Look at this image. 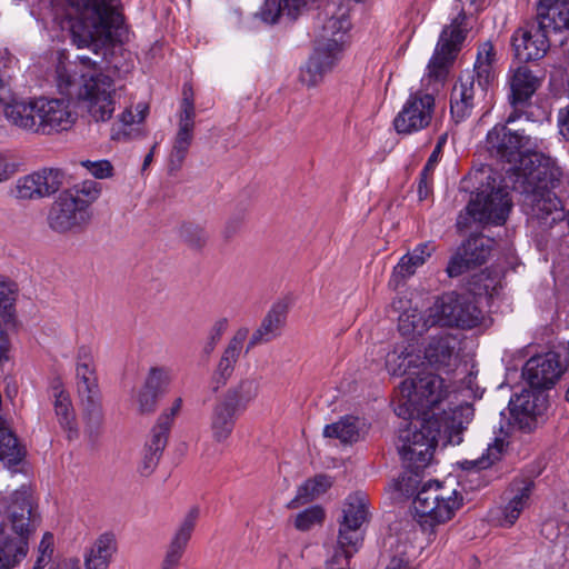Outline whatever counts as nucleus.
<instances>
[{"label":"nucleus","mask_w":569,"mask_h":569,"mask_svg":"<svg viewBox=\"0 0 569 569\" xmlns=\"http://www.w3.org/2000/svg\"><path fill=\"white\" fill-rule=\"evenodd\" d=\"M495 63L496 51L492 43H482L478 49L477 59L471 73L475 76L476 86L485 89L487 93L496 78Z\"/></svg>","instance_id":"34"},{"label":"nucleus","mask_w":569,"mask_h":569,"mask_svg":"<svg viewBox=\"0 0 569 569\" xmlns=\"http://www.w3.org/2000/svg\"><path fill=\"white\" fill-rule=\"evenodd\" d=\"M532 490V483L526 482L523 486L518 487L516 489H510V497H508V502L501 509V525L506 527L512 526L523 509L528 506L530 496Z\"/></svg>","instance_id":"36"},{"label":"nucleus","mask_w":569,"mask_h":569,"mask_svg":"<svg viewBox=\"0 0 569 569\" xmlns=\"http://www.w3.org/2000/svg\"><path fill=\"white\" fill-rule=\"evenodd\" d=\"M563 372L560 358L555 352L530 358L523 368V376L533 389L551 388Z\"/></svg>","instance_id":"20"},{"label":"nucleus","mask_w":569,"mask_h":569,"mask_svg":"<svg viewBox=\"0 0 569 569\" xmlns=\"http://www.w3.org/2000/svg\"><path fill=\"white\" fill-rule=\"evenodd\" d=\"M83 83L79 90V100L88 117L94 122L109 121L121 94V87L107 74H82Z\"/></svg>","instance_id":"11"},{"label":"nucleus","mask_w":569,"mask_h":569,"mask_svg":"<svg viewBox=\"0 0 569 569\" xmlns=\"http://www.w3.org/2000/svg\"><path fill=\"white\" fill-rule=\"evenodd\" d=\"M148 111V107L146 104H138V119H136V116L132 113L131 108H126L121 114L119 116V122L123 126V130H114L111 134V138L113 140H120L123 137L128 136V132L126 130L127 127H130L134 122H141L146 118V113Z\"/></svg>","instance_id":"52"},{"label":"nucleus","mask_w":569,"mask_h":569,"mask_svg":"<svg viewBox=\"0 0 569 569\" xmlns=\"http://www.w3.org/2000/svg\"><path fill=\"white\" fill-rule=\"evenodd\" d=\"M431 321L430 313L425 318L417 309H412L399 316L398 328L402 336H422L430 327L435 326Z\"/></svg>","instance_id":"43"},{"label":"nucleus","mask_w":569,"mask_h":569,"mask_svg":"<svg viewBox=\"0 0 569 569\" xmlns=\"http://www.w3.org/2000/svg\"><path fill=\"white\" fill-rule=\"evenodd\" d=\"M511 94L509 101L513 107L528 101L541 84L530 69L525 66L515 69L509 78Z\"/></svg>","instance_id":"32"},{"label":"nucleus","mask_w":569,"mask_h":569,"mask_svg":"<svg viewBox=\"0 0 569 569\" xmlns=\"http://www.w3.org/2000/svg\"><path fill=\"white\" fill-rule=\"evenodd\" d=\"M547 407L546 396L539 389L522 390L509 402L512 417L521 429H531L536 417L543 413Z\"/></svg>","instance_id":"21"},{"label":"nucleus","mask_w":569,"mask_h":569,"mask_svg":"<svg viewBox=\"0 0 569 569\" xmlns=\"http://www.w3.org/2000/svg\"><path fill=\"white\" fill-rule=\"evenodd\" d=\"M71 196L62 191L49 209L47 221L54 232H80L91 220V212H87Z\"/></svg>","instance_id":"16"},{"label":"nucleus","mask_w":569,"mask_h":569,"mask_svg":"<svg viewBox=\"0 0 569 569\" xmlns=\"http://www.w3.org/2000/svg\"><path fill=\"white\" fill-rule=\"evenodd\" d=\"M473 266L470 261L466 260V256L459 251L448 263L447 273L449 277H458L462 274L469 267Z\"/></svg>","instance_id":"58"},{"label":"nucleus","mask_w":569,"mask_h":569,"mask_svg":"<svg viewBox=\"0 0 569 569\" xmlns=\"http://www.w3.org/2000/svg\"><path fill=\"white\" fill-rule=\"evenodd\" d=\"M398 389L407 397V403L419 405L427 410L439 405L449 393L445 380L431 372H418L415 377H407Z\"/></svg>","instance_id":"14"},{"label":"nucleus","mask_w":569,"mask_h":569,"mask_svg":"<svg viewBox=\"0 0 569 569\" xmlns=\"http://www.w3.org/2000/svg\"><path fill=\"white\" fill-rule=\"evenodd\" d=\"M425 359L437 370H452L459 362L457 338L452 335L431 337L425 348Z\"/></svg>","instance_id":"22"},{"label":"nucleus","mask_w":569,"mask_h":569,"mask_svg":"<svg viewBox=\"0 0 569 569\" xmlns=\"http://www.w3.org/2000/svg\"><path fill=\"white\" fill-rule=\"evenodd\" d=\"M53 406L60 426L69 432V438L77 433L76 413L68 392L61 387L53 388Z\"/></svg>","instance_id":"37"},{"label":"nucleus","mask_w":569,"mask_h":569,"mask_svg":"<svg viewBox=\"0 0 569 569\" xmlns=\"http://www.w3.org/2000/svg\"><path fill=\"white\" fill-rule=\"evenodd\" d=\"M34 522L31 496L26 490L16 491L0 525V569H13L27 557Z\"/></svg>","instance_id":"4"},{"label":"nucleus","mask_w":569,"mask_h":569,"mask_svg":"<svg viewBox=\"0 0 569 569\" xmlns=\"http://www.w3.org/2000/svg\"><path fill=\"white\" fill-rule=\"evenodd\" d=\"M367 501L362 493L350 495L343 505L342 520L339 525L337 548L327 560L326 569H351L350 559L361 543L359 529L367 521Z\"/></svg>","instance_id":"6"},{"label":"nucleus","mask_w":569,"mask_h":569,"mask_svg":"<svg viewBox=\"0 0 569 569\" xmlns=\"http://www.w3.org/2000/svg\"><path fill=\"white\" fill-rule=\"evenodd\" d=\"M179 237L196 250L204 248L209 241V232L206 228L193 222L182 223L179 228Z\"/></svg>","instance_id":"48"},{"label":"nucleus","mask_w":569,"mask_h":569,"mask_svg":"<svg viewBox=\"0 0 569 569\" xmlns=\"http://www.w3.org/2000/svg\"><path fill=\"white\" fill-rule=\"evenodd\" d=\"M446 142H447V133L439 137L433 151L431 152L426 166L423 167V168H426V171H433L436 164L438 163V161L441 157L442 148Z\"/></svg>","instance_id":"60"},{"label":"nucleus","mask_w":569,"mask_h":569,"mask_svg":"<svg viewBox=\"0 0 569 569\" xmlns=\"http://www.w3.org/2000/svg\"><path fill=\"white\" fill-rule=\"evenodd\" d=\"M412 505L420 525L433 528L452 519L462 506V496L456 489L433 481L419 489Z\"/></svg>","instance_id":"8"},{"label":"nucleus","mask_w":569,"mask_h":569,"mask_svg":"<svg viewBox=\"0 0 569 569\" xmlns=\"http://www.w3.org/2000/svg\"><path fill=\"white\" fill-rule=\"evenodd\" d=\"M80 164L97 179L110 178L113 174V167L108 160H84Z\"/></svg>","instance_id":"53"},{"label":"nucleus","mask_w":569,"mask_h":569,"mask_svg":"<svg viewBox=\"0 0 569 569\" xmlns=\"http://www.w3.org/2000/svg\"><path fill=\"white\" fill-rule=\"evenodd\" d=\"M199 518V508L192 507L176 530L161 565V569H177Z\"/></svg>","instance_id":"23"},{"label":"nucleus","mask_w":569,"mask_h":569,"mask_svg":"<svg viewBox=\"0 0 569 569\" xmlns=\"http://www.w3.org/2000/svg\"><path fill=\"white\" fill-rule=\"evenodd\" d=\"M436 107L431 93L416 91L410 93L399 113L393 119V127L400 134H410L427 128L433 117Z\"/></svg>","instance_id":"15"},{"label":"nucleus","mask_w":569,"mask_h":569,"mask_svg":"<svg viewBox=\"0 0 569 569\" xmlns=\"http://www.w3.org/2000/svg\"><path fill=\"white\" fill-rule=\"evenodd\" d=\"M460 251L466 256L467 261H470L473 266H480L486 262L490 254V240L482 236L470 237Z\"/></svg>","instance_id":"45"},{"label":"nucleus","mask_w":569,"mask_h":569,"mask_svg":"<svg viewBox=\"0 0 569 569\" xmlns=\"http://www.w3.org/2000/svg\"><path fill=\"white\" fill-rule=\"evenodd\" d=\"M562 171L556 161L545 153L527 154L521 167L509 176L513 191L522 196V207L530 220L542 229L551 228L565 218L560 199L552 192Z\"/></svg>","instance_id":"1"},{"label":"nucleus","mask_w":569,"mask_h":569,"mask_svg":"<svg viewBox=\"0 0 569 569\" xmlns=\"http://www.w3.org/2000/svg\"><path fill=\"white\" fill-rule=\"evenodd\" d=\"M39 134H52L67 131L77 120V112L69 100L38 98Z\"/></svg>","instance_id":"19"},{"label":"nucleus","mask_w":569,"mask_h":569,"mask_svg":"<svg viewBox=\"0 0 569 569\" xmlns=\"http://www.w3.org/2000/svg\"><path fill=\"white\" fill-rule=\"evenodd\" d=\"M503 449V440L496 438L492 443L488 445L486 452H483L479 458L470 460L466 459L460 462V466L465 470L487 469L501 458Z\"/></svg>","instance_id":"44"},{"label":"nucleus","mask_w":569,"mask_h":569,"mask_svg":"<svg viewBox=\"0 0 569 569\" xmlns=\"http://www.w3.org/2000/svg\"><path fill=\"white\" fill-rule=\"evenodd\" d=\"M171 428V418L168 413L159 416L156 426L152 428L149 439L144 448L162 455L167 446L168 435Z\"/></svg>","instance_id":"47"},{"label":"nucleus","mask_w":569,"mask_h":569,"mask_svg":"<svg viewBox=\"0 0 569 569\" xmlns=\"http://www.w3.org/2000/svg\"><path fill=\"white\" fill-rule=\"evenodd\" d=\"M63 192L72 194L71 197L87 212H90V206L98 200L101 194V184L93 180H86Z\"/></svg>","instance_id":"46"},{"label":"nucleus","mask_w":569,"mask_h":569,"mask_svg":"<svg viewBox=\"0 0 569 569\" xmlns=\"http://www.w3.org/2000/svg\"><path fill=\"white\" fill-rule=\"evenodd\" d=\"M64 178L62 170L44 168L19 178L16 183V196L22 200H38L50 197L64 184Z\"/></svg>","instance_id":"18"},{"label":"nucleus","mask_w":569,"mask_h":569,"mask_svg":"<svg viewBox=\"0 0 569 569\" xmlns=\"http://www.w3.org/2000/svg\"><path fill=\"white\" fill-rule=\"evenodd\" d=\"M117 540L114 535H100L83 553L84 569H108L114 553Z\"/></svg>","instance_id":"27"},{"label":"nucleus","mask_w":569,"mask_h":569,"mask_svg":"<svg viewBox=\"0 0 569 569\" xmlns=\"http://www.w3.org/2000/svg\"><path fill=\"white\" fill-rule=\"evenodd\" d=\"M74 10L69 19L71 41L78 49H90L93 54H102L111 42L123 17L118 9L119 0H67Z\"/></svg>","instance_id":"2"},{"label":"nucleus","mask_w":569,"mask_h":569,"mask_svg":"<svg viewBox=\"0 0 569 569\" xmlns=\"http://www.w3.org/2000/svg\"><path fill=\"white\" fill-rule=\"evenodd\" d=\"M323 518V509L319 506H313L297 515L295 519V527L300 531H307L313 526L321 523Z\"/></svg>","instance_id":"51"},{"label":"nucleus","mask_w":569,"mask_h":569,"mask_svg":"<svg viewBox=\"0 0 569 569\" xmlns=\"http://www.w3.org/2000/svg\"><path fill=\"white\" fill-rule=\"evenodd\" d=\"M558 123L560 133L567 141H569V107L560 110Z\"/></svg>","instance_id":"63"},{"label":"nucleus","mask_w":569,"mask_h":569,"mask_svg":"<svg viewBox=\"0 0 569 569\" xmlns=\"http://www.w3.org/2000/svg\"><path fill=\"white\" fill-rule=\"evenodd\" d=\"M158 398V393L150 390L149 388H147L146 385H143V388L141 389L137 397L139 411L141 413L152 412L156 409Z\"/></svg>","instance_id":"55"},{"label":"nucleus","mask_w":569,"mask_h":569,"mask_svg":"<svg viewBox=\"0 0 569 569\" xmlns=\"http://www.w3.org/2000/svg\"><path fill=\"white\" fill-rule=\"evenodd\" d=\"M3 113L11 126L39 134L38 98L12 100L6 103Z\"/></svg>","instance_id":"25"},{"label":"nucleus","mask_w":569,"mask_h":569,"mask_svg":"<svg viewBox=\"0 0 569 569\" xmlns=\"http://www.w3.org/2000/svg\"><path fill=\"white\" fill-rule=\"evenodd\" d=\"M420 363H422L421 357L415 352L413 347L410 345H397L386 356V368L392 376L410 373V370L418 368Z\"/></svg>","instance_id":"35"},{"label":"nucleus","mask_w":569,"mask_h":569,"mask_svg":"<svg viewBox=\"0 0 569 569\" xmlns=\"http://www.w3.org/2000/svg\"><path fill=\"white\" fill-rule=\"evenodd\" d=\"M260 14L263 21L274 23L281 14H287L284 0H266Z\"/></svg>","instance_id":"54"},{"label":"nucleus","mask_w":569,"mask_h":569,"mask_svg":"<svg viewBox=\"0 0 569 569\" xmlns=\"http://www.w3.org/2000/svg\"><path fill=\"white\" fill-rule=\"evenodd\" d=\"M161 455L149 449L143 448L142 458L138 467V471L141 476H150L157 468Z\"/></svg>","instance_id":"56"},{"label":"nucleus","mask_w":569,"mask_h":569,"mask_svg":"<svg viewBox=\"0 0 569 569\" xmlns=\"http://www.w3.org/2000/svg\"><path fill=\"white\" fill-rule=\"evenodd\" d=\"M246 338V330L238 331L224 349V352L217 367V373L220 375L223 381H226L231 376L233 367L242 351Z\"/></svg>","instance_id":"41"},{"label":"nucleus","mask_w":569,"mask_h":569,"mask_svg":"<svg viewBox=\"0 0 569 569\" xmlns=\"http://www.w3.org/2000/svg\"><path fill=\"white\" fill-rule=\"evenodd\" d=\"M440 437L439 421L427 419L419 429L400 430L397 449L403 465L415 472L425 469L433 455Z\"/></svg>","instance_id":"10"},{"label":"nucleus","mask_w":569,"mask_h":569,"mask_svg":"<svg viewBox=\"0 0 569 569\" xmlns=\"http://www.w3.org/2000/svg\"><path fill=\"white\" fill-rule=\"evenodd\" d=\"M435 250V243L427 241L418 244L412 252L405 254L393 268L392 280L396 282V286H398L400 281L413 276L417 268L425 264Z\"/></svg>","instance_id":"33"},{"label":"nucleus","mask_w":569,"mask_h":569,"mask_svg":"<svg viewBox=\"0 0 569 569\" xmlns=\"http://www.w3.org/2000/svg\"><path fill=\"white\" fill-rule=\"evenodd\" d=\"M332 485L330 477L318 475L305 481L297 491L296 497L289 502V508H297L300 505L312 501L325 493Z\"/></svg>","instance_id":"38"},{"label":"nucleus","mask_w":569,"mask_h":569,"mask_svg":"<svg viewBox=\"0 0 569 569\" xmlns=\"http://www.w3.org/2000/svg\"><path fill=\"white\" fill-rule=\"evenodd\" d=\"M173 372L168 367L150 368L144 385L159 396L166 393L172 382Z\"/></svg>","instance_id":"49"},{"label":"nucleus","mask_w":569,"mask_h":569,"mask_svg":"<svg viewBox=\"0 0 569 569\" xmlns=\"http://www.w3.org/2000/svg\"><path fill=\"white\" fill-rule=\"evenodd\" d=\"M368 425L365 419L355 416H345L337 422L327 425L323 436L337 438L345 445H351L361 440L368 432Z\"/></svg>","instance_id":"29"},{"label":"nucleus","mask_w":569,"mask_h":569,"mask_svg":"<svg viewBox=\"0 0 569 569\" xmlns=\"http://www.w3.org/2000/svg\"><path fill=\"white\" fill-rule=\"evenodd\" d=\"M57 81L59 89L68 92L76 79L64 66H59L57 68Z\"/></svg>","instance_id":"61"},{"label":"nucleus","mask_w":569,"mask_h":569,"mask_svg":"<svg viewBox=\"0 0 569 569\" xmlns=\"http://www.w3.org/2000/svg\"><path fill=\"white\" fill-rule=\"evenodd\" d=\"M259 392V382L253 378L242 379L236 387L228 389L221 399L238 410L244 409Z\"/></svg>","instance_id":"40"},{"label":"nucleus","mask_w":569,"mask_h":569,"mask_svg":"<svg viewBox=\"0 0 569 569\" xmlns=\"http://www.w3.org/2000/svg\"><path fill=\"white\" fill-rule=\"evenodd\" d=\"M473 419V408L471 405H461L450 412H446L442 423L439 422L440 433L443 432L451 445H460L462 432Z\"/></svg>","instance_id":"30"},{"label":"nucleus","mask_w":569,"mask_h":569,"mask_svg":"<svg viewBox=\"0 0 569 569\" xmlns=\"http://www.w3.org/2000/svg\"><path fill=\"white\" fill-rule=\"evenodd\" d=\"M194 127L196 121H191L190 111L184 112L183 118L178 120V129L168 159L170 171H178L182 167L193 141Z\"/></svg>","instance_id":"26"},{"label":"nucleus","mask_w":569,"mask_h":569,"mask_svg":"<svg viewBox=\"0 0 569 569\" xmlns=\"http://www.w3.org/2000/svg\"><path fill=\"white\" fill-rule=\"evenodd\" d=\"M77 392L80 400L101 397L91 350L82 346L77 351Z\"/></svg>","instance_id":"24"},{"label":"nucleus","mask_w":569,"mask_h":569,"mask_svg":"<svg viewBox=\"0 0 569 569\" xmlns=\"http://www.w3.org/2000/svg\"><path fill=\"white\" fill-rule=\"evenodd\" d=\"M80 406L86 432L91 438L98 437L104 421L101 397L80 400Z\"/></svg>","instance_id":"39"},{"label":"nucleus","mask_w":569,"mask_h":569,"mask_svg":"<svg viewBox=\"0 0 569 569\" xmlns=\"http://www.w3.org/2000/svg\"><path fill=\"white\" fill-rule=\"evenodd\" d=\"M569 30V0H540L537 18L519 27L511 37L515 56L521 61L539 60L550 48L548 33Z\"/></svg>","instance_id":"3"},{"label":"nucleus","mask_w":569,"mask_h":569,"mask_svg":"<svg viewBox=\"0 0 569 569\" xmlns=\"http://www.w3.org/2000/svg\"><path fill=\"white\" fill-rule=\"evenodd\" d=\"M431 178H432V171H426V168H423L420 173V180H419V184H418V194H419L420 200L428 198V196L430 194Z\"/></svg>","instance_id":"62"},{"label":"nucleus","mask_w":569,"mask_h":569,"mask_svg":"<svg viewBox=\"0 0 569 569\" xmlns=\"http://www.w3.org/2000/svg\"><path fill=\"white\" fill-rule=\"evenodd\" d=\"M190 110V117L191 121H196V107L193 101V91L191 86L184 84L182 90V99L180 102V110L178 113V120L183 118L184 112H189Z\"/></svg>","instance_id":"57"},{"label":"nucleus","mask_w":569,"mask_h":569,"mask_svg":"<svg viewBox=\"0 0 569 569\" xmlns=\"http://www.w3.org/2000/svg\"><path fill=\"white\" fill-rule=\"evenodd\" d=\"M466 16L460 13L441 31L435 52L427 67L429 80L443 81L446 79L449 67L466 38V29L462 28Z\"/></svg>","instance_id":"13"},{"label":"nucleus","mask_w":569,"mask_h":569,"mask_svg":"<svg viewBox=\"0 0 569 569\" xmlns=\"http://www.w3.org/2000/svg\"><path fill=\"white\" fill-rule=\"evenodd\" d=\"M47 569H81L78 558H64L57 563L50 565Z\"/></svg>","instance_id":"64"},{"label":"nucleus","mask_w":569,"mask_h":569,"mask_svg":"<svg viewBox=\"0 0 569 569\" xmlns=\"http://www.w3.org/2000/svg\"><path fill=\"white\" fill-rule=\"evenodd\" d=\"M400 395V398H399V405L396 407L395 409V412L399 416V417H402L403 419H409L413 416V412L417 411V412H425L427 409L425 407H420L419 405H415V403H407V397Z\"/></svg>","instance_id":"59"},{"label":"nucleus","mask_w":569,"mask_h":569,"mask_svg":"<svg viewBox=\"0 0 569 569\" xmlns=\"http://www.w3.org/2000/svg\"><path fill=\"white\" fill-rule=\"evenodd\" d=\"M24 457V450L17 437L4 427H0V461L6 467L20 463Z\"/></svg>","instance_id":"42"},{"label":"nucleus","mask_w":569,"mask_h":569,"mask_svg":"<svg viewBox=\"0 0 569 569\" xmlns=\"http://www.w3.org/2000/svg\"><path fill=\"white\" fill-rule=\"evenodd\" d=\"M350 28L348 10L341 7L336 14L325 21L316 36L315 51L300 70L301 83L307 87L317 86L323 74L333 68Z\"/></svg>","instance_id":"5"},{"label":"nucleus","mask_w":569,"mask_h":569,"mask_svg":"<svg viewBox=\"0 0 569 569\" xmlns=\"http://www.w3.org/2000/svg\"><path fill=\"white\" fill-rule=\"evenodd\" d=\"M53 551V535L50 532H46L38 546L37 559L32 569H47L50 565L54 563L52 561Z\"/></svg>","instance_id":"50"},{"label":"nucleus","mask_w":569,"mask_h":569,"mask_svg":"<svg viewBox=\"0 0 569 569\" xmlns=\"http://www.w3.org/2000/svg\"><path fill=\"white\" fill-rule=\"evenodd\" d=\"M488 93L476 86L471 71L461 73L450 94V113L456 123L465 121L475 108L486 101Z\"/></svg>","instance_id":"17"},{"label":"nucleus","mask_w":569,"mask_h":569,"mask_svg":"<svg viewBox=\"0 0 569 569\" xmlns=\"http://www.w3.org/2000/svg\"><path fill=\"white\" fill-rule=\"evenodd\" d=\"M287 308L284 305H274L266 315L258 329L252 333L248 350L257 345L266 343L280 335L286 323Z\"/></svg>","instance_id":"31"},{"label":"nucleus","mask_w":569,"mask_h":569,"mask_svg":"<svg viewBox=\"0 0 569 569\" xmlns=\"http://www.w3.org/2000/svg\"><path fill=\"white\" fill-rule=\"evenodd\" d=\"M507 189V183L503 187L497 186V179L489 176L487 187L477 192L466 207V212L458 216L457 228L459 230L468 228L471 220L480 223L503 224L512 207Z\"/></svg>","instance_id":"7"},{"label":"nucleus","mask_w":569,"mask_h":569,"mask_svg":"<svg viewBox=\"0 0 569 569\" xmlns=\"http://www.w3.org/2000/svg\"><path fill=\"white\" fill-rule=\"evenodd\" d=\"M431 323L441 327L473 329L482 319V311L469 295L455 291L443 293L430 307Z\"/></svg>","instance_id":"12"},{"label":"nucleus","mask_w":569,"mask_h":569,"mask_svg":"<svg viewBox=\"0 0 569 569\" xmlns=\"http://www.w3.org/2000/svg\"><path fill=\"white\" fill-rule=\"evenodd\" d=\"M238 409L223 399L218 400L210 415V430L214 441H227L236 425Z\"/></svg>","instance_id":"28"},{"label":"nucleus","mask_w":569,"mask_h":569,"mask_svg":"<svg viewBox=\"0 0 569 569\" xmlns=\"http://www.w3.org/2000/svg\"><path fill=\"white\" fill-rule=\"evenodd\" d=\"M516 114L511 113L506 124H496L486 137V149L491 158L502 163H509L511 167L507 170L506 180L509 182V176L515 168L521 167V160L525 156L538 153V139L526 134L525 131L511 130L507 127L516 120Z\"/></svg>","instance_id":"9"}]
</instances>
